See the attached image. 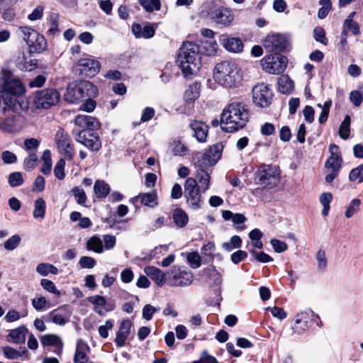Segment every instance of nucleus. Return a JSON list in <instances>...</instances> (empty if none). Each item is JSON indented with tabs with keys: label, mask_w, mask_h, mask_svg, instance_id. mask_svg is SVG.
<instances>
[{
	"label": "nucleus",
	"mask_w": 363,
	"mask_h": 363,
	"mask_svg": "<svg viewBox=\"0 0 363 363\" xmlns=\"http://www.w3.org/2000/svg\"><path fill=\"white\" fill-rule=\"evenodd\" d=\"M193 274L190 271H179L174 274L169 281L172 286H189L193 281Z\"/></svg>",
	"instance_id": "obj_27"
},
{
	"label": "nucleus",
	"mask_w": 363,
	"mask_h": 363,
	"mask_svg": "<svg viewBox=\"0 0 363 363\" xmlns=\"http://www.w3.org/2000/svg\"><path fill=\"white\" fill-rule=\"evenodd\" d=\"M87 300L96 306L94 311L99 315H104L107 312L112 311L116 308L113 301H107L105 297L100 295L89 296Z\"/></svg>",
	"instance_id": "obj_17"
},
{
	"label": "nucleus",
	"mask_w": 363,
	"mask_h": 363,
	"mask_svg": "<svg viewBox=\"0 0 363 363\" xmlns=\"http://www.w3.org/2000/svg\"><path fill=\"white\" fill-rule=\"evenodd\" d=\"M26 91L20 80L13 78L9 72L0 73V93L3 94L23 95Z\"/></svg>",
	"instance_id": "obj_8"
},
{
	"label": "nucleus",
	"mask_w": 363,
	"mask_h": 363,
	"mask_svg": "<svg viewBox=\"0 0 363 363\" xmlns=\"http://www.w3.org/2000/svg\"><path fill=\"white\" fill-rule=\"evenodd\" d=\"M22 127V118L20 116L13 115L8 118H0V130L4 133H17Z\"/></svg>",
	"instance_id": "obj_18"
},
{
	"label": "nucleus",
	"mask_w": 363,
	"mask_h": 363,
	"mask_svg": "<svg viewBox=\"0 0 363 363\" xmlns=\"http://www.w3.org/2000/svg\"><path fill=\"white\" fill-rule=\"evenodd\" d=\"M189 126L193 132V136L199 143L206 142L209 128L207 124L200 121H194Z\"/></svg>",
	"instance_id": "obj_25"
},
{
	"label": "nucleus",
	"mask_w": 363,
	"mask_h": 363,
	"mask_svg": "<svg viewBox=\"0 0 363 363\" xmlns=\"http://www.w3.org/2000/svg\"><path fill=\"white\" fill-rule=\"evenodd\" d=\"M201 83L195 82L190 84L184 93V100L187 103H192L200 96Z\"/></svg>",
	"instance_id": "obj_31"
},
{
	"label": "nucleus",
	"mask_w": 363,
	"mask_h": 363,
	"mask_svg": "<svg viewBox=\"0 0 363 363\" xmlns=\"http://www.w3.org/2000/svg\"><path fill=\"white\" fill-rule=\"evenodd\" d=\"M74 123L82 129L93 132L100 128L99 121L91 116L77 115L74 118Z\"/></svg>",
	"instance_id": "obj_23"
},
{
	"label": "nucleus",
	"mask_w": 363,
	"mask_h": 363,
	"mask_svg": "<svg viewBox=\"0 0 363 363\" xmlns=\"http://www.w3.org/2000/svg\"><path fill=\"white\" fill-rule=\"evenodd\" d=\"M31 303L35 310L40 311L46 308L48 301L45 297L40 296L32 299Z\"/></svg>",
	"instance_id": "obj_64"
},
{
	"label": "nucleus",
	"mask_w": 363,
	"mask_h": 363,
	"mask_svg": "<svg viewBox=\"0 0 363 363\" xmlns=\"http://www.w3.org/2000/svg\"><path fill=\"white\" fill-rule=\"evenodd\" d=\"M18 32L28 45L30 52H41L46 49L47 42L45 37L35 30L21 26L18 28Z\"/></svg>",
	"instance_id": "obj_6"
},
{
	"label": "nucleus",
	"mask_w": 363,
	"mask_h": 363,
	"mask_svg": "<svg viewBox=\"0 0 363 363\" xmlns=\"http://www.w3.org/2000/svg\"><path fill=\"white\" fill-rule=\"evenodd\" d=\"M312 315V311L298 313L295 317V325L292 327L294 333L301 334L303 332L306 330L310 326L309 320Z\"/></svg>",
	"instance_id": "obj_22"
},
{
	"label": "nucleus",
	"mask_w": 363,
	"mask_h": 363,
	"mask_svg": "<svg viewBox=\"0 0 363 363\" xmlns=\"http://www.w3.org/2000/svg\"><path fill=\"white\" fill-rule=\"evenodd\" d=\"M55 141L59 152L68 160L74 157V150L69 134L62 128H59L55 135Z\"/></svg>",
	"instance_id": "obj_14"
},
{
	"label": "nucleus",
	"mask_w": 363,
	"mask_h": 363,
	"mask_svg": "<svg viewBox=\"0 0 363 363\" xmlns=\"http://www.w3.org/2000/svg\"><path fill=\"white\" fill-rule=\"evenodd\" d=\"M319 4L321 7L318 12V17L323 19L327 16L329 11L332 8V3L330 0H320Z\"/></svg>",
	"instance_id": "obj_50"
},
{
	"label": "nucleus",
	"mask_w": 363,
	"mask_h": 363,
	"mask_svg": "<svg viewBox=\"0 0 363 363\" xmlns=\"http://www.w3.org/2000/svg\"><path fill=\"white\" fill-rule=\"evenodd\" d=\"M2 351L4 356L9 359H15L20 357L29 359L28 352L25 347L21 351H18L10 346H6L2 348Z\"/></svg>",
	"instance_id": "obj_35"
},
{
	"label": "nucleus",
	"mask_w": 363,
	"mask_h": 363,
	"mask_svg": "<svg viewBox=\"0 0 363 363\" xmlns=\"http://www.w3.org/2000/svg\"><path fill=\"white\" fill-rule=\"evenodd\" d=\"M40 285L45 290L50 293H52L57 296L61 295V292L57 289L54 282L50 280L43 279L40 281Z\"/></svg>",
	"instance_id": "obj_52"
},
{
	"label": "nucleus",
	"mask_w": 363,
	"mask_h": 363,
	"mask_svg": "<svg viewBox=\"0 0 363 363\" xmlns=\"http://www.w3.org/2000/svg\"><path fill=\"white\" fill-rule=\"evenodd\" d=\"M86 248L89 250H92L96 253H101L104 252L103 242L98 236H93L87 240Z\"/></svg>",
	"instance_id": "obj_40"
},
{
	"label": "nucleus",
	"mask_w": 363,
	"mask_h": 363,
	"mask_svg": "<svg viewBox=\"0 0 363 363\" xmlns=\"http://www.w3.org/2000/svg\"><path fill=\"white\" fill-rule=\"evenodd\" d=\"M172 219L175 225L179 228L185 227L189 222L187 213L181 208H177L174 210Z\"/></svg>",
	"instance_id": "obj_33"
},
{
	"label": "nucleus",
	"mask_w": 363,
	"mask_h": 363,
	"mask_svg": "<svg viewBox=\"0 0 363 363\" xmlns=\"http://www.w3.org/2000/svg\"><path fill=\"white\" fill-rule=\"evenodd\" d=\"M21 95L3 94V99L5 104L11 109L16 111L21 108V104L18 99Z\"/></svg>",
	"instance_id": "obj_39"
},
{
	"label": "nucleus",
	"mask_w": 363,
	"mask_h": 363,
	"mask_svg": "<svg viewBox=\"0 0 363 363\" xmlns=\"http://www.w3.org/2000/svg\"><path fill=\"white\" fill-rule=\"evenodd\" d=\"M262 45L269 52L278 54V52H283L286 48L288 42L284 35L273 34L267 35L263 40Z\"/></svg>",
	"instance_id": "obj_16"
},
{
	"label": "nucleus",
	"mask_w": 363,
	"mask_h": 363,
	"mask_svg": "<svg viewBox=\"0 0 363 363\" xmlns=\"http://www.w3.org/2000/svg\"><path fill=\"white\" fill-rule=\"evenodd\" d=\"M219 42L228 51L240 52L243 49V43L239 38H230L225 34L219 36Z\"/></svg>",
	"instance_id": "obj_24"
},
{
	"label": "nucleus",
	"mask_w": 363,
	"mask_h": 363,
	"mask_svg": "<svg viewBox=\"0 0 363 363\" xmlns=\"http://www.w3.org/2000/svg\"><path fill=\"white\" fill-rule=\"evenodd\" d=\"M21 238L18 235H14L5 241L4 247L6 250L12 251L15 250L20 244Z\"/></svg>",
	"instance_id": "obj_51"
},
{
	"label": "nucleus",
	"mask_w": 363,
	"mask_h": 363,
	"mask_svg": "<svg viewBox=\"0 0 363 363\" xmlns=\"http://www.w3.org/2000/svg\"><path fill=\"white\" fill-rule=\"evenodd\" d=\"M65 161L64 159H60L54 168V174L60 180H62L65 177Z\"/></svg>",
	"instance_id": "obj_54"
},
{
	"label": "nucleus",
	"mask_w": 363,
	"mask_h": 363,
	"mask_svg": "<svg viewBox=\"0 0 363 363\" xmlns=\"http://www.w3.org/2000/svg\"><path fill=\"white\" fill-rule=\"evenodd\" d=\"M46 203L43 198H38L35 201V208L33 212L35 218L43 219L45 215Z\"/></svg>",
	"instance_id": "obj_41"
},
{
	"label": "nucleus",
	"mask_w": 363,
	"mask_h": 363,
	"mask_svg": "<svg viewBox=\"0 0 363 363\" xmlns=\"http://www.w3.org/2000/svg\"><path fill=\"white\" fill-rule=\"evenodd\" d=\"M287 62V58L285 56L274 53L264 57L261 60V65L267 72L279 74L285 70Z\"/></svg>",
	"instance_id": "obj_12"
},
{
	"label": "nucleus",
	"mask_w": 363,
	"mask_h": 363,
	"mask_svg": "<svg viewBox=\"0 0 363 363\" xmlns=\"http://www.w3.org/2000/svg\"><path fill=\"white\" fill-rule=\"evenodd\" d=\"M71 314L72 311L68 306L65 305L50 312L48 317L52 323L59 325H65L69 321Z\"/></svg>",
	"instance_id": "obj_19"
},
{
	"label": "nucleus",
	"mask_w": 363,
	"mask_h": 363,
	"mask_svg": "<svg viewBox=\"0 0 363 363\" xmlns=\"http://www.w3.org/2000/svg\"><path fill=\"white\" fill-rule=\"evenodd\" d=\"M213 79L218 84L225 88H233L241 83L242 76L235 63L223 61L215 66Z\"/></svg>",
	"instance_id": "obj_3"
},
{
	"label": "nucleus",
	"mask_w": 363,
	"mask_h": 363,
	"mask_svg": "<svg viewBox=\"0 0 363 363\" xmlns=\"http://www.w3.org/2000/svg\"><path fill=\"white\" fill-rule=\"evenodd\" d=\"M350 123L351 119L350 116L346 115L344 118L343 121L342 122L340 128H339V135L340 136L344 139L346 140L349 138L350 133Z\"/></svg>",
	"instance_id": "obj_44"
},
{
	"label": "nucleus",
	"mask_w": 363,
	"mask_h": 363,
	"mask_svg": "<svg viewBox=\"0 0 363 363\" xmlns=\"http://www.w3.org/2000/svg\"><path fill=\"white\" fill-rule=\"evenodd\" d=\"M313 37L317 42H319L324 45L328 44V39L325 37V31L322 27L317 26L313 29Z\"/></svg>",
	"instance_id": "obj_55"
},
{
	"label": "nucleus",
	"mask_w": 363,
	"mask_h": 363,
	"mask_svg": "<svg viewBox=\"0 0 363 363\" xmlns=\"http://www.w3.org/2000/svg\"><path fill=\"white\" fill-rule=\"evenodd\" d=\"M250 253L254 256L255 259L262 263H267L270 262L273 260V259L266 254L265 252L261 251V252H257L255 250H251Z\"/></svg>",
	"instance_id": "obj_57"
},
{
	"label": "nucleus",
	"mask_w": 363,
	"mask_h": 363,
	"mask_svg": "<svg viewBox=\"0 0 363 363\" xmlns=\"http://www.w3.org/2000/svg\"><path fill=\"white\" fill-rule=\"evenodd\" d=\"M140 199L141 203L149 207H155L158 205L157 196L155 192L141 193L135 198Z\"/></svg>",
	"instance_id": "obj_36"
},
{
	"label": "nucleus",
	"mask_w": 363,
	"mask_h": 363,
	"mask_svg": "<svg viewBox=\"0 0 363 363\" xmlns=\"http://www.w3.org/2000/svg\"><path fill=\"white\" fill-rule=\"evenodd\" d=\"M37 160L38 157L35 153H29L28 156L24 160V168L26 170L33 169L36 165Z\"/></svg>",
	"instance_id": "obj_60"
},
{
	"label": "nucleus",
	"mask_w": 363,
	"mask_h": 363,
	"mask_svg": "<svg viewBox=\"0 0 363 363\" xmlns=\"http://www.w3.org/2000/svg\"><path fill=\"white\" fill-rule=\"evenodd\" d=\"M252 94L253 103L257 106L266 108L271 104L273 95L268 85L264 83L255 85Z\"/></svg>",
	"instance_id": "obj_15"
},
{
	"label": "nucleus",
	"mask_w": 363,
	"mask_h": 363,
	"mask_svg": "<svg viewBox=\"0 0 363 363\" xmlns=\"http://www.w3.org/2000/svg\"><path fill=\"white\" fill-rule=\"evenodd\" d=\"M28 333V329L26 326L22 325L11 330L10 333L6 335V340L8 342L19 345L24 343L26 341V335Z\"/></svg>",
	"instance_id": "obj_28"
},
{
	"label": "nucleus",
	"mask_w": 363,
	"mask_h": 363,
	"mask_svg": "<svg viewBox=\"0 0 363 363\" xmlns=\"http://www.w3.org/2000/svg\"><path fill=\"white\" fill-rule=\"evenodd\" d=\"M132 31L136 38H150L155 35V28L152 25L145 26L142 28L139 24H134Z\"/></svg>",
	"instance_id": "obj_32"
},
{
	"label": "nucleus",
	"mask_w": 363,
	"mask_h": 363,
	"mask_svg": "<svg viewBox=\"0 0 363 363\" xmlns=\"http://www.w3.org/2000/svg\"><path fill=\"white\" fill-rule=\"evenodd\" d=\"M89 347L82 340H78L77 342L76 351L74 357V363H85L87 361L86 350Z\"/></svg>",
	"instance_id": "obj_30"
},
{
	"label": "nucleus",
	"mask_w": 363,
	"mask_h": 363,
	"mask_svg": "<svg viewBox=\"0 0 363 363\" xmlns=\"http://www.w3.org/2000/svg\"><path fill=\"white\" fill-rule=\"evenodd\" d=\"M132 323L130 320H123L120 325L119 330L115 338L118 347H122L125 345L126 340L130 333Z\"/></svg>",
	"instance_id": "obj_26"
},
{
	"label": "nucleus",
	"mask_w": 363,
	"mask_h": 363,
	"mask_svg": "<svg viewBox=\"0 0 363 363\" xmlns=\"http://www.w3.org/2000/svg\"><path fill=\"white\" fill-rule=\"evenodd\" d=\"M101 68L100 62L92 58L79 60L73 66V72L79 77H93L96 76Z\"/></svg>",
	"instance_id": "obj_11"
},
{
	"label": "nucleus",
	"mask_w": 363,
	"mask_h": 363,
	"mask_svg": "<svg viewBox=\"0 0 363 363\" xmlns=\"http://www.w3.org/2000/svg\"><path fill=\"white\" fill-rule=\"evenodd\" d=\"M60 93L53 88L44 89L36 92L34 103L37 108L48 109L57 104Z\"/></svg>",
	"instance_id": "obj_13"
},
{
	"label": "nucleus",
	"mask_w": 363,
	"mask_h": 363,
	"mask_svg": "<svg viewBox=\"0 0 363 363\" xmlns=\"http://www.w3.org/2000/svg\"><path fill=\"white\" fill-rule=\"evenodd\" d=\"M361 203L362 202L359 199L355 198L352 199L346 208L345 213V217L350 218L357 213L359 210Z\"/></svg>",
	"instance_id": "obj_46"
},
{
	"label": "nucleus",
	"mask_w": 363,
	"mask_h": 363,
	"mask_svg": "<svg viewBox=\"0 0 363 363\" xmlns=\"http://www.w3.org/2000/svg\"><path fill=\"white\" fill-rule=\"evenodd\" d=\"M342 158L337 154L333 153L326 160L325 167L327 170L340 171Z\"/></svg>",
	"instance_id": "obj_38"
},
{
	"label": "nucleus",
	"mask_w": 363,
	"mask_h": 363,
	"mask_svg": "<svg viewBox=\"0 0 363 363\" xmlns=\"http://www.w3.org/2000/svg\"><path fill=\"white\" fill-rule=\"evenodd\" d=\"M255 181L262 189L275 187L279 182L277 168L272 165H261L255 173Z\"/></svg>",
	"instance_id": "obj_5"
},
{
	"label": "nucleus",
	"mask_w": 363,
	"mask_h": 363,
	"mask_svg": "<svg viewBox=\"0 0 363 363\" xmlns=\"http://www.w3.org/2000/svg\"><path fill=\"white\" fill-rule=\"evenodd\" d=\"M249 120L250 112L247 106L240 101H233L223 111L220 127L225 132L233 133L243 128Z\"/></svg>",
	"instance_id": "obj_1"
},
{
	"label": "nucleus",
	"mask_w": 363,
	"mask_h": 363,
	"mask_svg": "<svg viewBox=\"0 0 363 363\" xmlns=\"http://www.w3.org/2000/svg\"><path fill=\"white\" fill-rule=\"evenodd\" d=\"M342 29L347 32L350 30L355 35L360 33L359 24L354 21H344Z\"/></svg>",
	"instance_id": "obj_58"
},
{
	"label": "nucleus",
	"mask_w": 363,
	"mask_h": 363,
	"mask_svg": "<svg viewBox=\"0 0 363 363\" xmlns=\"http://www.w3.org/2000/svg\"><path fill=\"white\" fill-rule=\"evenodd\" d=\"M332 199L333 196L330 193H323L320 196V202L323 206L322 215L324 216H327L328 215Z\"/></svg>",
	"instance_id": "obj_47"
},
{
	"label": "nucleus",
	"mask_w": 363,
	"mask_h": 363,
	"mask_svg": "<svg viewBox=\"0 0 363 363\" xmlns=\"http://www.w3.org/2000/svg\"><path fill=\"white\" fill-rule=\"evenodd\" d=\"M147 277L152 279L158 286H161L165 281V274L163 272L153 266L146 267L144 269Z\"/></svg>",
	"instance_id": "obj_29"
},
{
	"label": "nucleus",
	"mask_w": 363,
	"mask_h": 363,
	"mask_svg": "<svg viewBox=\"0 0 363 363\" xmlns=\"http://www.w3.org/2000/svg\"><path fill=\"white\" fill-rule=\"evenodd\" d=\"M36 272L42 276H46L48 273L57 274L58 269L51 264L40 263L37 266Z\"/></svg>",
	"instance_id": "obj_43"
},
{
	"label": "nucleus",
	"mask_w": 363,
	"mask_h": 363,
	"mask_svg": "<svg viewBox=\"0 0 363 363\" xmlns=\"http://www.w3.org/2000/svg\"><path fill=\"white\" fill-rule=\"evenodd\" d=\"M349 180L350 182L358 181V183L363 182V163L350 171Z\"/></svg>",
	"instance_id": "obj_49"
},
{
	"label": "nucleus",
	"mask_w": 363,
	"mask_h": 363,
	"mask_svg": "<svg viewBox=\"0 0 363 363\" xmlns=\"http://www.w3.org/2000/svg\"><path fill=\"white\" fill-rule=\"evenodd\" d=\"M187 260L194 269L199 268L201 266V257L198 252H193L187 255Z\"/></svg>",
	"instance_id": "obj_61"
},
{
	"label": "nucleus",
	"mask_w": 363,
	"mask_h": 363,
	"mask_svg": "<svg viewBox=\"0 0 363 363\" xmlns=\"http://www.w3.org/2000/svg\"><path fill=\"white\" fill-rule=\"evenodd\" d=\"M139 3L147 12L150 13L159 11L161 7L160 0H139Z\"/></svg>",
	"instance_id": "obj_45"
},
{
	"label": "nucleus",
	"mask_w": 363,
	"mask_h": 363,
	"mask_svg": "<svg viewBox=\"0 0 363 363\" xmlns=\"http://www.w3.org/2000/svg\"><path fill=\"white\" fill-rule=\"evenodd\" d=\"M203 48L208 55H215L218 50V45L215 39L206 40L203 43Z\"/></svg>",
	"instance_id": "obj_56"
},
{
	"label": "nucleus",
	"mask_w": 363,
	"mask_h": 363,
	"mask_svg": "<svg viewBox=\"0 0 363 363\" xmlns=\"http://www.w3.org/2000/svg\"><path fill=\"white\" fill-rule=\"evenodd\" d=\"M208 15L216 24L222 26H229L234 19L231 11L218 2L213 1L208 6Z\"/></svg>",
	"instance_id": "obj_9"
},
{
	"label": "nucleus",
	"mask_w": 363,
	"mask_h": 363,
	"mask_svg": "<svg viewBox=\"0 0 363 363\" xmlns=\"http://www.w3.org/2000/svg\"><path fill=\"white\" fill-rule=\"evenodd\" d=\"M199 46L191 42L184 43L179 49L177 63L186 78L191 77L200 69Z\"/></svg>",
	"instance_id": "obj_2"
},
{
	"label": "nucleus",
	"mask_w": 363,
	"mask_h": 363,
	"mask_svg": "<svg viewBox=\"0 0 363 363\" xmlns=\"http://www.w3.org/2000/svg\"><path fill=\"white\" fill-rule=\"evenodd\" d=\"M160 311V308H155L150 304H146L143 308V318L147 320L152 319L153 314Z\"/></svg>",
	"instance_id": "obj_62"
},
{
	"label": "nucleus",
	"mask_w": 363,
	"mask_h": 363,
	"mask_svg": "<svg viewBox=\"0 0 363 363\" xmlns=\"http://www.w3.org/2000/svg\"><path fill=\"white\" fill-rule=\"evenodd\" d=\"M278 88L281 93L289 94L293 90V82L287 76H282L278 81Z\"/></svg>",
	"instance_id": "obj_42"
},
{
	"label": "nucleus",
	"mask_w": 363,
	"mask_h": 363,
	"mask_svg": "<svg viewBox=\"0 0 363 363\" xmlns=\"http://www.w3.org/2000/svg\"><path fill=\"white\" fill-rule=\"evenodd\" d=\"M316 259L318 262V269L323 271L328 265V260L325 257V252L323 250H319L316 255Z\"/></svg>",
	"instance_id": "obj_63"
},
{
	"label": "nucleus",
	"mask_w": 363,
	"mask_h": 363,
	"mask_svg": "<svg viewBox=\"0 0 363 363\" xmlns=\"http://www.w3.org/2000/svg\"><path fill=\"white\" fill-rule=\"evenodd\" d=\"M196 182L200 184L199 188L202 192H205L209 188L210 185V174L203 169H199L196 171V177L194 178Z\"/></svg>",
	"instance_id": "obj_34"
},
{
	"label": "nucleus",
	"mask_w": 363,
	"mask_h": 363,
	"mask_svg": "<svg viewBox=\"0 0 363 363\" xmlns=\"http://www.w3.org/2000/svg\"><path fill=\"white\" fill-rule=\"evenodd\" d=\"M201 190L196 180L193 177H189L184 182V197L186 203L190 208L197 210L201 207Z\"/></svg>",
	"instance_id": "obj_10"
},
{
	"label": "nucleus",
	"mask_w": 363,
	"mask_h": 363,
	"mask_svg": "<svg viewBox=\"0 0 363 363\" xmlns=\"http://www.w3.org/2000/svg\"><path fill=\"white\" fill-rule=\"evenodd\" d=\"M71 192L74 196L76 201L78 204L84 205L87 197L82 189H80L78 186H75L72 189Z\"/></svg>",
	"instance_id": "obj_53"
},
{
	"label": "nucleus",
	"mask_w": 363,
	"mask_h": 363,
	"mask_svg": "<svg viewBox=\"0 0 363 363\" xmlns=\"http://www.w3.org/2000/svg\"><path fill=\"white\" fill-rule=\"evenodd\" d=\"M94 190L98 199L105 198L111 191L110 186L103 180L96 181Z\"/></svg>",
	"instance_id": "obj_37"
},
{
	"label": "nucleus",
	"mask_w": 363,
	"mask_h": 363,
	"mask_svg": "<svg viewBox=\"0 0 363 363\" xmlns=\"http://www.w3.org/2000/svg\"><path fill=\"white\" fill-rule=\"evenodd\" d=\"M97 94L98 89L96 86L89 81L81 80L68 84L64 94V99L70 104H76L87 97L95 98Z\"/></svg>",
	"instance_id": "obj_4"
},
{
	"label": "nucleus",
	"mask_w": 363,
	"mask_h": 363,
	"mask_svg": "<svg viewBox=\"0 0 363 363\" xmlns=\"http://www.w3.org/2000/svg\"><path fill=\"white\" fill-rule=\"evenodd\" d=\"M223 148V145L220 143L211 146L203 155V164L206 166L214 165L220 159Z\"/></svg>",
	"instance_id": "obj_21"
},
{
	"label": "nucleus",
	"mask_w": 363,
	"mask_h": 363,
	"mask_svg": "<svg viewBox=\"0 0 363 363\" xmlns=\"http://www.w3.org/2000/svg\"><path fill=\"white\" fill-rule=\"evenodd\" d=\"M23 182L22 173L20 172H14L9 175L8 182L11 187L20 186Z\"/></svg>",
	"instance_id": "obj_48"
},
{
	"label": "nucleus",
	"mask_w": 363,
	"mask_h": 363,
	"mask_svg": "<svg viewBox=\"0 0 363 363\" xmlns=\"http://www.w3.org/2000/svg\"><path fill=\"white\" fill-rule=\"evenodd\" d=\"M75 140L84 145L91 152H98L101 148V140L98 133L85 129L72 130Z\"/></svg>",
	"instance_id": "obj_7"
},
{
	"label": "nucleus",
	"mask_w": 363,
	"mask_h": 363,
	"mask_svg": "<svg viewBox=\"0 0 363 363\" xmlns=\"http://www.w3.org/2000/svg\"><path fill=\"white\" fill-rule=\"evenodd\" d=\"M1 160L4 164H11L17 162V157L13 152L5 150L1 152Z\"/></svg>",
	"instance_id": "obj_59"
},
{
	"label": "nucleus",
	"mask_w": 363,
	"mask_h": 363,
	"mask_svg": "<svg viewBox=\"0 0 363 363\" xmlns=\"http://www.w3.org/2000/svg\"><path fill=\"white\" fill-rule=\"evenodd\" d=\"M40 342L44 347H53L54 352L60 356L64 346L63 342L56 334H46L40 337Z\"/></svg>",
	"instance_id": "obj_20"
}]
</instances>
